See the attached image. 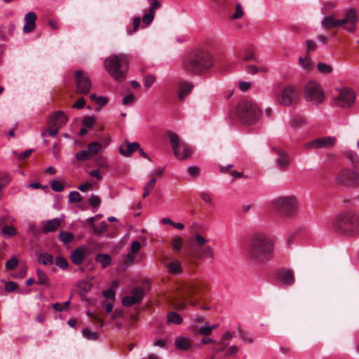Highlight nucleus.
Returning <instances> with one entry per match:
<instances>
[{
  "instance_id": "62",
  "label": "nucleus",
  "mask_w": 359,
  "mask_h": 359,
  "mask_svg": "<svg viewBox=\"0 0 359 359\" xmlns=\"http://www.w3.org/2000/svg\"><path fill=\"white\" fill-rule=\"evenodd\" d=\"M155 81V77L151 75H147L144 78V85L147 88H149L152 86Z\"/></svg>"
},
{
  "instance_id": "59",
  "label": "nucleus",
  "mask_w": 359,
  "mask_h": 359,
  "mask_svg": "<svg viewBox=\"0 0 359 359\" xmlns=\"http://www.w3.org/2000/svg\"><path fill=\"white\" fill-rule=\"evenodd\" d=\"M18 288V285L15 282L8 281L5 285V289L8 292H14Z\"/></svg>"
},
{
  "instance_id": "44",
  "label": "nucleus",
  "mask_w": 359,
  "mask_h": 359,
  "mask_svg": "<svg viewBox=\"0 0 359 359\" xmlns=\"http://www.w3.org/2000/svg\"><path fill=\"white\" fill-rule=\"evenodd\" d=\"M183 240L181 237H175L172 242V247L176 252H179L182 249Z\"/></svg>"
},
{
  "instance_id": "54",
  "label": "nucleus",
  "mask_w": 359,
  "mask_h": 359,
  "mask_svg": "<svg viewBox=\"0 0 359 359\" xmlns=\"http://www.w3.org/2000/svg\"><path fill=\"white\" fill-rule=\"evenodd\" d=\"M18 264V260L17 258L13 257L8 260L6 263V267L8 270L14 269Z\"/></svg>"
},
{
  "instance_id": "50",
  "label": "nucleus",
  "mask_w": 359,
  "mask_h": 359,
  "mask_svg": "<svg viewBox=\"0 0 359 359\" xmlns=\"http://www.w3.org/2000/svg\"><path fill=\"white\" fill-rule=\"evenodd\" d=\"M82 198L78 191H71L69 194V201L71 203H77L81 201Z\"/></svg>"
},
{
  "instance_id": "1",
  "label": "nucleus",
  "mask_w": 359,
  "mask_h": 359,
  "mask_svg": "<svg viewBox=\"0 0 359 359\" xmlns=\"http://www.w3.org/2000/svg\"><path fill=\"white\" fill-rule=\"evenodd\" d=\"M208 285L202 280H190L179 284L176 290L168 297V300L175 309L183 310L187 306L186 299L190 305L209 310L210 307L202 303L205 299Z\"/></svg>"
},
{
  "instance_id": "3",
  "label": "nucleus",
  "mask_w": 359,
  "mask_h": 359,
  "mask_svg": "<svg viewBox=\"0 0 359 359\" xmlns=\"http://www.w3.org/2000/svg\"><path fill=\"white\" fill-rule=\"evenodd\" d=\"M214 65L211 53L204 50H197L184 56L183 69L191 74L200 75L208 72Z\"/></svg>"
},
{
  "instance_id": "42",
  "label": "nucleus",
  "mask_w": 359,
  "mask_h": 359,
  "mask_svg": "<svg viewBox=\"0 0 359 359\" xmlns=\"http://www.w3.org/2000/svg\"><path fill=\"white\" fill-rule=\"evenodd\" d=\"M317 69L322 74H330L332 72V67L323 62H319L317 65Z\"/></svg>"
},
{
  "instance_id": "26",
  "label": "nucleus",
  "mask_w": 359,
  "mask_h": 359,
  "mask_svg": "<svg viewBox=\"0 0 359 359\" xmlns=\"http://www.w3.org/2000/svg\"><path fill=\"white\" fill-rule=\"evenodd\" d=\"M60 224L61 220L58 218L47 220L44 222V224L42 227V231L43 233L55 231L60 226Z\"/></svg>"
},
{
  "instance_id": "22",
  "label": "nucleus",
  "mask_w": 359,
  "mask_h": 359,
  "mask_svg": "<svg viewBox=\"0 0 359 359\" xmlns=\"http://www.w3.org/2000/svg\"><path fill=\"white\" fill-rule=\"evenodd\" d=\"M67 121V116L61 111L55 112L48 121V126L62 127Z\"/></svg>"
},
{
  "instance_id": "8",
  "label": "nucleus",
  "mask_w": 359,
  "mask_h": 359,
  "mask_svg": "<svg viewBox=\"0 0 359 359\" xmlns=\"http://www.w3.org/2000/svg\"><path fill=\"white\" fill-rule=\"evenodd\" d=\"M208 242V239L201 234L196 233L191 238V244L193 247H196L197 250L194 255L186 252L184 255L186 259L189 262L194 261V259H201L203 257L213 259L215 257L214 250L210 245H205Z\"/></svg>"
},
{
  "instance_id": "28",
  "label": "nucleus",
  "mask_w": 359,
  "mask_h": 359,
  "mask_svg": "<svg viewBox=\"0 0 359 359\" xmlns=\"http://www.w3.org/2000/svg\"><path fill=\"white\" fill-rule=\"evenodd\" d=\"M175 344L177 349L186 351L191 348L192 342L190 339L181 336L175 339Z\"/></svg>"
},
{
  "instance_id": "49",
  "label": "nucleus",
  "mask_w": 359,
  "mask_h": 359,
  "mask_svg": "<svg viewBox=\"0 0 359 359\" xmlns=\"http://www.w3.org/2000/svg\"><path fill=\"white\" fill-rule=\"evenodd\" d=\"M346 156L353 165H356L359 162V157L354 151H348L346 153Z\"/></svg>"
},
{
  "instance_id": "5",
  "label": "nucleus",
  "mask_w": 359,
  "mask_h": 359,
  "mask_svg": "<svg viewBox=\"0 0 359 359\" xmlns=\"http://www.w3.org/2000/svg\"><path fill=\"white\" fill-rule=\"evenodd\" d=\"M332 228L341 234H357L359 233V216L353 212H344L334 219Z\"/></svg>"
},
{
  "instance_id": "27",
  "label": "nucleus",
  "mask_w": 359,
  "mask_h": 359,
  "mask_svg": "<svg viewBox=\"0 0 359 359\" xmlns=\"http://www.w3.org/2000/svg\"><path fill=\"white\" fill-rule=\"evenodd\" d=\"M85 257V252L82 248H78L72 251L71 254L72 262L76 265L81 264Z\"/></svg>"
},
{
  "instance_id": "17",
  "label": "nucleus",
  "mask_w": 359,
  "mask_h": 359,
  "mask_svg": "<svg viewBox=\"0 0 359 359\" xmlns=\"http://www.w3.org/2000/svg\"><path fill=\"white\" fill-rule=\"evenodd\" d=\"M144 296V291L140 287H136L133 289L131 294L125 297L122 300V304L125 306H131L133 304L140 303Z\"/></svg>"
},
{
  "instance_id": "4",
  "label": "nucleus",
  "mask_w": 359,
  "mask_h": 359,
  "mask_svg": "<svg viewBox=\"0 0 359 359\" xmlns=\"http://www.w3.org/2000/svg\"><path fill=\"white\" fill-rule=\"evenodd\" d=\"M261 110L257 103L252 100H241L236 109V117L243 125L256 124L260 118Z\"/></svg>"
},
{
  "instance_id": "41",
  "label": "nucleus",
  "mask_w": 359,
  "mask_h": 359,
  "mask_svg": "<svg viewBox=\"0 0 359 359\" xmlns=\"http://www.w3.org/2000/svg\"><path fill=\"white\" fill-rule=\"evenodd\" d=\"M83 336L88 340L95 341L98 339L97 332H91L89 329L86 328L82 331Z\"/></svg>"
},
{
  "instance_id": "56",
  "label": "nucleus",
  "mask_w": 359,
  "mask_h": 359,
  "mask_svg": "<svg viewBox=\"0 0 359 359\" xmlns=\"http://www.w3.org/2000/svg\"><path fill=\"white\" fill-rule=\"evenodd\" d=\"M101 199L99 196L93 195L89 198V203L92 207L98 208L100 205Z\"/></svg>"
},
{
  "instance_id": "21",
  "label": "nucleus",
  "mask_w": 359,
  "mask_h": 359,
  "mask_svg": "<svg viewBox=\"0 0 359 359\" xmlns=\"http://www.w3.org/2000/svg\"><path fill=\"white\" fill-rule=\"evenodd\" d=\"M273 150L278 156L276 160L278 167L281 169L287 168L290 162V156L287 153L280 148H273Z\"/></svg>"
},
{
  "instance_id": "24",
  "label": "nucleus",
  "mask_w": 359,
  "mask_h": 359,
  "mask_svg": "<svg viewBox=\"0 0 359 359\" xmlns=\"http://www.w3.org/2000/svg\"><path fill=\"white\" fill-rule=\"evenodd\" d=\"M140 147L137 142H126L121 144L118 148L119 153L124 156H130L134 151H137Z\"/></svg>"
},
{
  "instance_id": "31",
  "label": "nucleus",
  "mask_w": 359,
  "mask_h": 359,
  "mask_svg": "<svg viewBox=\"0 0 359 359\" xmlns=\"http://www.w3.org/2000/svg\"><path fill=\"white\" fill-rule=\"evenodd\" d=\"M307 124L306 118L304 116H294L291 119L290 126L293 128H298L303 127Z\"/></svg>"
},
{
  "instance_id": "20",
  "label": "nucleus",
  "mask_w": 359,
  "mask_h": 359,
  "mask_svg": "<svg viewBox=\"0 0 359 359\" xmlns=\"http://www.w3.org/2000/svg\"><path fill=\"white\" fill-rule=\"evenodd\" d=\"M276 276L278 280L286 286H290L294 283V275L291 269H280L277 271Z\"/></svg>"
},
{
  "instance_id": "10",
  "label": "nucleus",
  "mask_w": 359,
  "mask_h": 359,
  "mask_svg": "<svg viewBox=\"0 0 359 359\" xmlns=\"http://www.w3.org/2000/svg\"><path fill=\"white\" fill-rule=\"evenodd\" d=\"M167 136L170 140L173 154L177 159L184 160L191 156L192 149L187 143L180 141L176 133L168 131Z\"/></svg>"
},
{
  "instance_id": "46",
  "label": "nucleus",
  "mask_w": 359,
  "mask_h": 359,
  "mask_svg": "<svg viewBox=\"0 0 359 359\" xmlns=\"http://www.w3.org/2000/svg\"><path fill=\"white\" fill-rule=\"evenodd\" d=\"M55 264L62 269H66L69 266L67 260L65 257L60 256L56 257Z\"/></svg>"
},
{
  "instance_id": "13",
  "label": "nucleus",
  "mask_w": 359,
  "mask_h": 359,
  "mask_svg": "<svg viewBox=\"0 0 359 359\" xmlns=\"http://www.w3.org/2000/svg\"><path fill=\"white\" fill-rule=\"evenodd\" d=\"M76 93L79 95H87L90 92L92 83L88 74L82 70H77L74 75Z\"/></svg>"
},
{
  "instance_id": "6",
  "label": "nucleus",
  "mask_w": 359,
  "mask_h": 359,
  "mask_svg": "<svg viewBox=\"0 0 359 359\" xmlns=\"http://www.w3.org/2000/svg\"><path fill=\"white\" fill-rule=\"evenodd\" d=\"M104 67L111 76L116 81H121L126 78L128 61L123 54L113 55L105 59Z\"/></svg>"
},
{
  "instance_id": "60",
  "label": "nucleus",
  "mask_w": 359,
  "mask_h": 359,
  "mask_svg": "<svg viewBox=\"0 0 359 359\" xmlns=\"http://www.w3.org/2000/svg\"><path fill=\"white\" fill-rule=\"evenodd\" d=\"M135 100V95L132 93L126 95L122 100V104L123 105H130Z\"/></svg>"
},
{
  "instance_id": "19",
  "label": "nucleus",
  "mask_w": 359,
  "mask_h": 359,
  "mask_svg": "<svg viewBox=\"0 0 359 359\" xmlns=\"http://www.w3.org/2000/svg\"><path fill=\"white\" fill-rule=\"evenodd\" d=\"M161 262L167 269L168 271L172 274H178L182 271L180 262L175 258L163 257Z\"/></svg>"
},
{
  "instance_id": "11",
  "label": "nucleus",
  "mask_w": 359,
  "mask_h": 359,
  "mask_svg": "<svg viewBox=\"0 0 359 359\" xmlns=\"http://www.w3.org/2000/svg\"><path fill=\"white\" fill-rule=\"evenodd\" d=\"M299 97V93L297 88L294 86L288 85L275 94V101L281 106L289 107L295 104Z\"/></svg>"
},
{
  "instance_id": "53",
  "label": "nucleus",
  "mask_w": 359,
  "mask_h": 359,
  "mask_svg": "<svg viewBox=\"0 0 359 359\" xmlns=\"http://www.w3.org/2000/svg\"><path fill=\"white\" fill-rule=\"evenodd\" d=\"M306 55H309L310 52L316 50V49L317 48V45H316V42L313 40H307L306 41Z\"/></svg>"
},
{
  "instance_id": "35",
  "label": "nucleus",
  "mask_w": 359,
  "mask_h": 359,
  "mask_svg": "<svg viewBox=\"0 0 359 359\" xmlns=\"http://www.w3.org/2000/svg\"><path fill=\"white\" fill-rule=\"evenodd\" d=\"M96 261L100 262L103 268H106L111 264V258L108 254H98L96 256Z\"/></svg>"
},
{
  "instance_id": "37",
  "label": "nucleus",
  "mask_w": 359,
  "mask_h": 359,
  "mask_svg": "<svg viewBox=\"0 0 359 359\" xmlns=\"http://www.w3.org/2000/svg\"><path fill=\"white\" fill-rule=\"evenodd\" d=\"M102 149V144L98 142H93L88 144V151L92 157L93 155L97 154Z\"/></svg>"
},
{
  "instance_id": "39",
  "label": "nucleus",
  "mask_w": 359,
  "mask_h": 359,
  "mask_svg": "<svg viewBox=\"0 0 359 359\" xmlns=\"http://www.w3.org/2000/svg\"><path fill=\"white\" fill-rule=\"evenodd\" d=\"M156 180L154 177L149 180V182L144 187V191L143 194V198H145L151 192L152 189L155 187Z\"/></svg>"
},
{
  "instance_id": "16",
  "label": "nucleus",
  "mask_w": 359,
  "mask_h": 359,
  "mask_svg": "<svg viewBox=\"0 0 359 359\" xmlns=\"http://www.w3.org/2000/svg\"><path fill=\"white\" fill-rule=\"evenodd\" d=\"M335 141L336 139L332 137H319L313 141L305 143L303 147L306 150L327 148L332 147L334 144Z\"/></svg>"
},
{
  "instance_id": "2",
  "label": "nucleus",
  "mask_w": 359,
  "mask_h": 359,
  "mask_svg": "<svg viewBox=\"0 0 359 359\" xmlns=\"http://www.w3.org/2000/svg\"><path fill=\"white\" fill-rule=\"evenodd\" d=\"M274 245L266 234L256 233L248 242L245 248L247 259L255 265H264L273 257Z\"/></svg>"
},
{
  "instance_id": "45",
  "label": "nucleus",
  "mask_w": 359,
  "mask_h": 359,
  "mask_svg": "<svg viewBox=\"0 0 359 359\" xmlns=\"http://www.w3.org/2000/svg\"><path fill=\"white\" fill-rule=\"evenodd\" d=\"M76 160L79 161H85L90 158H91L90 154L88 153V151L85 150H81L76 153Z\"/></svg>"
},
{
  "instance_id": "52",
  "label": "nucleus",
  "mask_w": 359,
  "mask_h": 359,
  "mask_svg": "<svg viewBox=\"0 0 359 359\" xmlns=\"http://www.w3.org/2000/svg\"><path fill=\"white\" fill-rule=\"evenodd\" d=\"M140 22H141L140 18H139V17L135 18L133 20V29H127L128 34L131 35L133 32H136L140 26Z\"/></svg>"
},
{
  "instance_id": "29",
  "label": "nucleus",
  "mask_w": 359,
  "mask_h": 359,
  "mask_svg": "<svg viewBox=\"0 0 359 359\" xmlns=\"http://www.w3.org/2000/svg\"><path fill=\"white\" fill-rule=\"evenodd\" d=\"M192 330L194 334H201L203 337H208L211 334V329L209 328L208 323L205 322V325L203 326H199L198 325H194L192 326Z\"/></svg>"
},
{
  "instance_id": "33",
  "label": "nucleus",
  "mask_w": 359,
  "mask_h": 359,
  "mask_svg": "<svg viewBox=\"0 0 359 359\" xmlns=\"http://www.w3.org/2000/svg\"><path fill=\"white\" fill-rule=\"evenodd\" d=\"M36 275L38 276V280L36 281L37 285H48L49 278L48 276L40 269H37Z\"/></svg>"
},
{
  "instance_id": "58",
  "label": "nucleus",
  "mask_w": 359,
  "mask_h": 359,
  "mask_svg": "<svg viewBox=\"0 0 359 359\" xmlns=\"http://www.w3.org/2000/svg\"><path fill=\"white\" fill-rule=\"evenodd\" d=\"M95 123V119L93 116H86L83 120V124L87 128H92Z\"/></svg>"
},
{
  "instance_id": "47",
  "label": "nucleus",
  "mask_w": 359,
  "mask_h": 359,
  "mask_svg": "<svg viewBox=\"0 0 359 359\" xmlns=\"http://www.w3.org/2000/svg\"><path fill=\"white\" fill-rule=\"evenodd\" d=\"M87 314H88V316L90 318V320L93 323H99V325H98L99 327H103V325H104V320L99 316H97V314H95L93 313H91L90 311H88Z\"/></svg>"
},
{
  "instance_id": "15",
  "label": "nucleus",
  "mask_w": 359,
  "mask_h": 359,
  "mask_svg": "<svg viewBox=\"0 0 359 359\" xmlns=\"http://www.w3.org/2000/svg\"><path fill=\"white\" fill-rule=\"evenodd\" d=\"M355 102L354 92L348 88L339 90V94L335 98V103L337 106L345 108L349 107Z\"/></svg>"
},
{
  "instance_id": "14",
  "label": "nucleus",
  "mask_w": 359,
  "mask_h": 359,
  "mask_svg": "<svg viewBox=\"0 0 359 359\" xmlns=\"http://www.w3.org/2000/svg\"><path fill=\"white\" fill-rule=\"evenodd\" d=\"M337 182L346 187H353L359 184V174L348 168L342 169L337 176Z\"/></svg>"
},
{
  "instance_id": "40",
  "label": "nucleus",
  "mask_w": 359,
  "mask_h": 359,
  "mask_svg": "<svg viewBox=\"0 0 359 359\" xmlns=\"http://www.w3.org/2000/svg\"><path fill=\"white\" fill-rule=\"evenodd\" d=\"M108 227V224L106 222H102L98 226H96L95 224H93V230L94 233L99 236L103 232H104Z\"/></svg>"
},
{
  "instance_id": "12",
  "label": "nucleus",
  "mask_w": 359,
  "mask_h": 359,
  "mask_svg": "<svg viewBox=\"0 0 359 359\" xmlns=\"http://www.w3.org/2000/svg\"><path fill=\"white\" fill-rule=\"evenodd\" d=\"M304 97L306 101L313 104H321L325 99L323 90L315 81H309L304 87Z\"/></svg>"
},
{
  "instance_id": "61",
  "label": "nucleus",
  "mask_w": 359,
  "mask_h": 359,
  "mask_svg": "<svg viewBox=\"0 0 359 359\" xmlns=\"http://www.w3.org/2000/svg\"><path fill=\"white\" fill-rule=\"evenodd\" d=\"M232 337H233V335L231 334V332H226L224 334V335H223V337L222 338V340L219 343V345H224V346H228V343H226V341L232 339Z\"/></svg>"
},
{
  "instance_id": "18",
  "label": "nucleus",
  "mask_w": 359,
  "mask_h": 359,
  "mask_svg": "<svg viewBox=\"0 0 359 359\" xmlns=\"http://www.w3.org/2000/svg\"><path fill=\"white\" fill-rule=\"evenodd\" d=\"M149 4L148 13L142 17V22L145 25H149L154 19V15L156 9L161 6L160 0H147Z\"/></svg>"
},
{
  "instance_id": "63",
  "label": "nucleus",
  "mask_w": 359,
  "mask_h": 359,
  "mask_svg": "<svg viewBox=\"0 0 359 359\" xmlns=\"http://www.w3.org/2000/svg\"><path fill=\"white\" fill-rule=\"evenodd\" d=\"M141 248V244L139 241H135L132 243L130 252L135 254Z\"/></svg>"
},
{
  "instance_id": "25",
  "label": "nucleus",
  "mask_w": 359,
  "mask_h": 359,
  "mask_svg": "<svg viewBox=\"0 0 359 359\" xmlns=\"http://www.w3.org/2000/svg\"><path fill=\"white\" fill-rule=\"evenodd\" d=\"M194 86L189 82L180 81L178 84L177 97L180 100H183L192 90Z\"/></svg>"
},
{
  "instance_id": "51",
  "label": "nucleus",
  "mask_w": 359,
  "mask_h": 359,
  "mask_svg": "<svg viewBox=\"0 0 359 359\" xmlns=\"http://www.w3.org/2000/svg\"><path fill=\"white\" fill-rule=\"evenodd\" d=\"M51 189L57 192H60L64 190V186L60 181L53 180L50 182Z\"/></svg>"
},
{
  "instance_id": "43",
  "label": "nucleus",
  "mask_w": 359,
  "mask_h": 359,
  "mask_svg": "<svg viewBox=\"0 0 359 359\" xmlns=\"http://www.w3.org/2000/svg\"><path fill=\"white\" fill-rule=\"evenodd\" d=\"M2 233L5 236L11 237V236H14L17 235L18 232H17V230L14 227H13L11 226L5 225L2 228Z\"/></svg>"
},
{
  "instance_id": "57",
  "label": "nucleus",
  "mask_w": 359,
  "mask_h": 359,
  "mask_svg": "<svg viewBox=\"0 0 359 359\" xmlns=\"http://www.w3.org/2000/svg\"><path fill=\"white\" fill-rule=\"evenodd\" d=\"M103 295L106 299L111 300L112 302L115 300V292L112 288L104 291Z\"/></svg>"
},
{
  "instance_id": "7",
  "label": "nucleus",
  "mask_w": 359,
  "mask_h": 359,
  "mask_svg": "<svg viewBox=\"0 0 359 359\" xmlns=\"http://www.w3.org/2000/svg\"><path fill=\"white\" fill-rule=\"evenodd\" d=\"M276 211L284 218L291 219L297 216L299 203L294 195L280 196L273 201Z\"/></svg>"
},
{
  "instance_id": "32",
  "label": "nucleus",
  "mask_w": 359,
  "mask_h": 359,
  "mask_svg": "<svg viewBox=\"0 0 359 359\" xmlns=\"http://www.w3.org/2000/svg\"><path fill=\"white\" fill-rule=\"evenodd\" d=\"M167 320L168 323H174L176 325H180L183 321L182 316L175 311H170L168 313Z\"/></svg>"
},
{
  "instance_id": "48",
  "label": "nucleus",
  "mask_w": 359,
  "mask_h": 359,
  "mask_svg": "<svg viewBox=\"0 0 359 359\" xmlns=\"http://www.w3.org/2000/svg\"><path fill=\"white\" fill-rule=\"evenodd\" d=\"M243 11L242 6L240 4H236V11L235 13L232 15L231 18L233 20L240 19L243 16Z\"/></svg>"
},
{
  "instance_id": "23",
  "label": "nucleus",
  "mask_w": 359,
  "mask_h": 359,
  "mask_svg": "<svg viewBox=\"0 0 359 359\" xmlns=\"http://www.w3.org/2000/svg\"><path fill=\"white\" fill-rule=\"evenodd\" d=\"M37 16L33 11L27 13L25 16V25L23 27V32L25 33H30L33 32L36 27V21Z\"/></svg>"
},
{
  "instance_id": "34",
  "label": "nucleus",
  "mask_w": 359,
  "mask_h": 359,
  "mask_svg": "<svg viewBox=\"0 0 359 359\" xmlns=\"http://www.w3.org/2000/svg\"><path fill=\"white\" fill-rule=\"evenodd\" d=\"M299 65L302 67L305 70L309 71L313 67V62L309 55H305L304 57H299Z\"/></svg>"
},
{
  "instance_id": "64",
  "label": "nucleus",
  "mask_w": 359,
  "mask_h": 359,
  "mask_svg": "<svg viewBox=\"0 0 359 359\" xmlns=\"http://www.w3.org/2000/svg\"><path fill=\"white\" fill-rule=\"evenodd\" d=\"M85 104L86 100L83 97H81L74 104L73 107L76 109H82L84 107Z\"/></svg>"
},
{
  "instance_id": "36",
  "label": "nucleus",
  "mask_w": 359,
  "mask_h": 359,
  "mask_svg": "<svg viewBox=\"0 0 359 359\" xmlns=\"http://www.w3.org/2000/svg\"><path fill=\"white\" fill-rule=\"evenodd\" d=\"M239 57L245 62L256 61L257 57L254 52L251 49H246L243 54L241 55Z\"/></svg>"
},
{
  "instance_id": "55",
  "label": "nucleus",
  "mask_w": 359,
  "mask_h": 359,
  "mask_svg": "<svg viewBox=\"0 0 359 359\" xmlns=\"http://www.w3.org/2000/svg\"><path fill=\"white\" fill-rule=\"evenodd\" d=\"M187 172L192 177H197L200 174V168L197 166H191L187 168Z\"/></svg>"
},
{
  "instance_id": "38",
  "label": "nucleus",
  "mask_w": 359,
  "mask_h": 359,
  "mask_svg": "<svg viewBox=\"0 0 359 359\" xmlns=\"http://www.w3.org/2000/svg\"><path fill=\"white\" fill-rule=\"evenodd\" d=\"M60 238L64 243H69L74 238V235L70 232L62 231L60 233Z\"/></svg>"
},
{
  "instance_id": "30",
  "label": "nucleus",
  "mask_w": 359,
  "mask_h": 359,
  "mask_svg": "<svg viewBox=\"0 0 359 359\" xmlns=\"http://www.w3.org/2000/svg\"><path fill=\"white\" fill-rule=\"evenodd\" d=\"M39 262L43 265H52L54 262L53 255L49 253L43 252L39 255Z\"/></svg>"
},
{
  "instance_id": "9",
  "label": "nucleus",
  "mask_w": 359,
  "mask_h": 359,
  "mask_svg": "<svg viewBox=\"0 0 359 359\" xmlns=\"http://www.w3.org/2000/svg\"><path fill=\"white\" fill-rule=\"evenodd\" d=\"M356 22V13L354 10L350 9L346 12L345 18L341 20H336L332 15L326 16L322 21V25L328 29L344 26V29L349 32H354Z\"/></svg>"
}]
</instances>
